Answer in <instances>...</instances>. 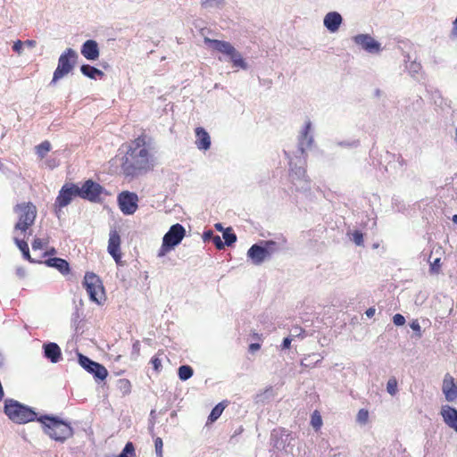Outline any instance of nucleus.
Returning <instances> with one entry per match:
<instances>
[{"mask_svg":"<svg viewBox=\"0 0 457 457\" xmlns=\"http://www.w3.org/2000/svg\"><path fill=\"white\" fill-rule=\"evenodd\" d=\"M339 145L346 146V147H357L359 145V141H352V142H340L338 143Z\"/></svg>","mask_w":457,"mask_h":457,"instance_id":"8fccbe9b","label":"nucleus"},{"mask_svg":"<svg viewBox=\"0 0 457 457\" xmlns=\"http://www.w3.org/2000/svg\"><path fill=\"white\" fill-rule=\"evenodd\" d=\"M117 202L120 210L125 215H132L137 210L138 196L136 193L123 191L119 194Z\"/></svg>","mask_w":457,"mask_h":457,"instance_id":"9b49d317","label":"nucleus"},{"mask_svg":"<svg viewBox=\"0 0 457 457\" xmlns=\"http://www.w3.org/2000/svg\"><path fill=\"white\" fill-rule=\"evenodd\" d=\"M43 241L40 238L34 239L32 243V248L33 250L42 249L43 248Z\"/></svg>","mask_w":457,"mask_h":457,"instance_id":"09e8293b","label":"nucleus"},{"mask_svg":"<svg viewBox=\"0 0 457 457\" xmlns=\"http://www.w3.org/2000/svg\"><path fill=\"white\" fill-rule=\"evenodd\" d=\"M311 424L316 430L320 429L322 425V420L320 415L317 414V411L313 413L312 416Z\"/></svg>","mask_w":457,"mask_h":457,"instance_id":"4c0bfd02","label":"nucleus"},{"mask_svg":"<svg viewBox=\"0 0 457 457\" xmlns=\"http://www.w3.org/2000/svg\"><path fill=\"white\" fill-rule=\"evenodd\" d=\"M204 44H206L208 46H210L213 50H216L225 55L233 48V46L229 42H227V41L212 39L207 37H205L204 38Z\"/></svg>","mask_w":457,"mask_h":457,"instance_id":"b1692460","label":"nucleus"},{"mask_svg":"<svg viewBox=\"0 0 457 457\" xmlns=\"http://www.w3.org/2000/svg\"><path fill=\"white\" fill-rule=\"evenodd\" d=\"M225 404L223 403H218L211 411L209 417H208V421L210 422H214L216 421L220 417V415L222 414L224 409H225Z\"/></svg>","mask_w":457,"mask_h":457,"instance_id":"c85d7f7f","label":"nucleus"},{"mask_svg":"<svg viewBox=\"0 0 457 457\" xmlns=\"http://www.w3.org/2000/svg\"><path fill=\"white\" fill-rule=\"evenodd\" d=\"M304 160L299 158L298 163L289 159L290 178L296 190L306 191L310 189V182L306 177V171L303 167Z\"/></svg>","mask_w":457,"mask_h":457,"instance_id":"0eeeda50","label":"nucleus"},{"mask_svg":"<svg viewBox=\"0 0 457 457\" xmlns=\"http://www.w3.org/2000/svg\"><path fill=\"white\" fill-rule=\"evenodd\" d=\"M185 236L186 229L181 224L176 223L172 225L163 236L162 244L157 254L158 257H163L173 250L181 243Z\"/></svg>","mask_w":457,"mask_h":457,"instance_id":"20e7f679","label":"nucleus"},{"mask_svg":"<svg viewBox=\"0 0 457 457\" xmlns=\"http://www.w3.org/2000/svg\"><path fill=\"white\" fill-rule=\"evenodd\" d=\"M80 71L84 76L93 79H96V77H103L104 75V73L101 70L93 67L89 64L81 65Z\"/></svg>","mask_w":457,"mask_h":457,"instance_id":"a878e982","label":"nucleus"},{"mask_svg":"<svg viewBox=\"0 0 457 457\" xmlns=\"http://www.w3.org/2000/svg\"><path fill=\"white\" fill-rule=\"evenodd\" d=\"M4 365V358L3 356L0 354V368Z\"/></svg>","mask_w":457,"mask_h":457,"instance_id":"69168bd1","label":"nucleus"},{"mask_svg":"<svg viewBox=\"0 0 457 457\" xmlns=\"http://www.w3.org/2000/svg\"><path fill=\"white\" fill-rule=\"evenodd\" d=\"M103 190L104 188L102 186L89 179L81 187H79V196L91 202H96Z\"/></svg>","mask_w":457,"mask_h":457,"instance_id":"f8f14e48","label":"nucleus"},{"mask_svg":"<svg viewBox=\"0 0 457 457\" xmlns=\"http://www.w3.org/2000/svg\"><path fill=\"white\" fill-rule=\"evenodd\" d=\"M43 426L44 432L52 439L64 442L73 435L72 428L57 417L44 415L37 418Z\"/></svg>","mask_w":457,"mask_h":457,"instance_id":"f03ea898","label":"nucleus"},{"mask_svg":"<svg viewBox=\"0 0 457 457\" xmlns=\"http://www.w3.org/2000/svg\"><path fill=\"white\" fill-rule=\"evenodd\" d=\"M291 342H292V338L290 337H285L283 342H282L281 348L282 349H288L290 347V345H291Z\"/></svg>","mask_w":457,"mask_h":457,"instance_id":"864d4df0","label":"nucleus"},{"mask_svg":"<svg viewBox=\"0 0 457 457\" xmlns=\"http://www.w3.org/2000/svg\"><path fill=\"white\" fill-rule=\"evenodd\" d=\"M260 244L262 245L267 255L270 259L274 253L286 247L287 239L285 237L279 236L276 240H263L261 241Z\"/></svg>","mask_w":457,"mask_h":457,"instance_id":"a211bd4d","label":"nucleus"},{"mask_svg":"<svg viewBox=\"0 0 457 457\" xmlns=\"http://www.w3.org/2000/svg\"><path fill=\"white\" fill-rule=\"evenodd\" d=\"M312 121L307 120L304 122V126L300 131L298 137V150L297 152L303 155L305 151L311 148L313 144V136L312 134Z\"/></svg>","mask_w":457,"mask_h":457,"instance_id":"ddd939ff","label":"nucleus"},{"mask_svg":"<svg viewBox=\"0 0 457 457\" xmlns=\"http://www.w3.org/2000/svg\"><path fill=\"white\" fill-rule=\"evenodd\" d=\"M411 328L412 330L414 331H417V332H420V326L419 324V322L417 320L413 321L411 324Z\"/></svg>","mask_w":457,"mask_h":457,"instance_id":"13d9d810","label":"nucleus"},{"mask_svg":"<svg viewBox=\"0 0 457 457\" xmlns=\"http://www.w3.org/2000/svg\"><path fill=\"white\" fill-rule=\"evenodd\" d=\"M442 392L447 402L457 400V379L446 373L443 379Z\"/></svg>","mask_w":457,"mask_h":457,"instance_id":"dca6fc26","label":"nucleus"},{"mask_svg":"<svg viewBox=\"0 0 457 457\" xmlns=\"http://www.w3.org/2000/svg\"><path fill=\"white\" fill-rule=\"evenodd\" d=\"M14 212L19 215V220L14 228L25 232L35 221L37 208L31 203H23L14 207Z\"/></svg>","mask_w":457,"mask_h":457,"instance_id":"423d86ee","label":"nucleus"},{"mask_svg":"<svg viewBox=\"0 0 457 457\" xmlns=\"http://www.w3.org/2000/svg\"><path fill=\"white\" fill-rule=\"evenodd\" d=\"M225 0H204L202 2V7L204 8H212V7H220L224 4Z\"/></svg>","mask_w":457,"mask_h":457,"instance_id":"c9c22d12","label":"nucleus"},{"mask_svg":"<svg viewBox=\"0 0 457 457\" xmlns=\"http://www.w3.org/2000/svg\"><path fill=\"white\" fill-rule=\"evenodd\" d=\"M352 240L356 245H363V235L361 232L355 230L352 233Z\"/></svg>","mask_w":457,"mask_h":457,"instance_id":"58836bf2","label":"nucleus"},{"mask_svg":"<svg viewBox=\"0 0 457 457\" xmlns=\"http://www.w3.org/2000/svg\"><path fill=\"white\" fill-rule=\"evenodd\" d=\"M120 387L124 389L125 393L129 392L130 384L128 380H126V379L120 380Z\"/></svg>","mask_w":457,"mask_h":457,"instance_id":"3c124183","label":"nucleus"},{"mask_svg":"<svg viewBox=\"0 0 457 457\" xmlns=\"http://www.w3.org/2000/svg\"><path fill=\"white\" fill-rule=\"evenodd\" d=\"M342 22V15L337 12H329L323 19V25L331 33L337 32Z\"/></svg>","mask_w":457,"mask_h":457,"instance_id":"aec40b11","label":"nucleus"},{"mask_svg":"<svg viewBox=\"0 0 457 457\" xmlns=\"http://www.w3.org/2000/svg\"><path fill=\"white\" fill-rule=\"evenodd\" d=\"M78 54L71 48L66 49L58 59V65L55 69L51 84L68 75L75 66Z\"/></svg>","mask_w":457,"mask_h":457,"instance_id":"39448f33","label":"nucleus"},{"mask_svg":"<svg viewBox=\"0 0 457 457\" xmlns=\"http://www.w3.org/2000/svg\"><path fill=\"white\" fill-rule=\"evenodd\" d=\"M222 237L225 245H231L237 241V235L233 232L231 228H227L223 230Z\"/></svg>","mask_w":457,"mask_h":457,"instance_id":"c756f323","label":"nucleus"},{"mask_svg":"<svg viewBox=\"0 0 457 457\" xmlns=\"http://www.w3.org/2000/svg\"><path fill=\"white\" fill-rule=\"evenodd\" d=\"M312 357H316V361H314V364H318L321 361V360L323 359V355L320 354V353H312L311 354Z\"/></svg>","mask_w":457,"mask_h":457,"instance_id":"052dcab7","label":"nucleus"},{"mask_svg":"<svg viewBox=\"0 0 457 457\" xmlns=\"http://www.w3.org/2000/svg\"><path fill=\"white\" fill-rule=\"evenodd\" d=\"M136 455L134 445L128 442L121 453L117 457H134Z\"/></svg>","mask_w":457,"mask_h":457,"instance_id":"473e14b6","label":"nucleus"},{"mask_svg":"<svg viewBox=\"0 0 457 457\" xmlns=\"http://www.w3.org/2000/svg\"><path fill=\"white\" fill-rule=\"evenodd\" d=\"M214 236L215 235L213 234V232L212 230H207V231L204 232L203 239H204V241L212 240Z\"/></svg>","mask_w":457,"mask_h":457,"instance_id":"603ef678","label":"nucleus"},{"mask_svg":"<svg viewBox=\"0 0 457 457\" xmlns=\"http://www.w3.org/2000/svg\"><path fill=\"white\" fill-rule=\"evenodd\" d=\"M44 356L52 363H57L62 359V351L56 343L49 342L43 345Z\"/></svg>","mask_w":457,"mask_h":457,"instance_id":"412c9836","label":"nucleus"},{"mask_svg":"<svg viewBox=\"0 0 457 457\" xmlns=\"http://www.w3.org/2000/svg\"><path fill=\"white\" fill-rule=\"evenodd\" d=\"M215 228L219 231H221L222 233H223V230L225 229L220 223H216Z\"/></svg>","mask_w":457,"mask_h":457,"instance_id":"e2e57ef3","label":"nucleus"},{"mask_svg":"<svg viewBox=\"0 0 457 457\" xmlns=\"http://www.w3.org/2000/svg\"><path fill=\"white\" fill-rule=\"evenodd\" d=\"M353 42L361 46L370 54L378 53L381 50L380 44L369 34H359L353 37Z\"/></svg>","mask_w":457,"mask_h":457,"instance_id":"2eb2a0df","label":"nucleus"},{"mask_svg":"<svg viewBox=\"0 0 457 457\" xmlns=\"http://www.w3.org/2000/svg\"><path fill=\"white\" fill-rule=\"evenodd\" d=\"M441 268V259L436 258L433 262H430V272L437 274L440 271Z\"/></svg>","mask_w":457,"mask_h":457,"instance_id":"ea45409f","label":"nucleus"},{"mask_svg":"<svg viewBox=\"0 0 457 457\" xmlns=\"http://www.w3.org/2000/svg\"><path fill=\"white\" fill-rule=\"evenodd\" d=\"M151 363L154 369V370L156 372H159L161 367H162V362H161V360L158 358V357H154L152 358L151 360Z\"/></svg>","mask_w":457,"mask_h":457,"instance_id":"de8ad7c7","label":"nucleus"},{"mask_svg":"<svg viewBox=\"0 0 457 457\" xmlns=\"http://www.w3.org/2000/svg\"><path fill=\"white\" fill-rule=\"evenodd\" d=\"M193 369L188 365H182L179 368V378L182 381H186L193 376Z\"/></svg>","mask_w":457,"mask_h":457,"instance_id":"7c9ffc66","label":"nucleus"},{"mask_svg":"<svg viewBox=\"0 0 457 457\" xmlns=\"http://www.w3.org/2000/svg\"><path fill=\"white\" fill-rule=\"evenodd\" d=\"M368 420H369L368 411L365 409H361L357 413V417H356L357 422H359L361 424H366Z\"/></svg>","mask_w":457,"mask_h":457,"instance_id":"e433bc0d","label":"nucleus"},{"mask_svg":"<svg viewBox=\"0 0 457 457\" xmlns=\"http://www.w3.org/2000/svg\"><path fill=\"white\" fill-rule=\"evenodd\" d=\"M453 223L457 224V214H454L452 218Z\"/></svg>","mask_w":457,"mask_h":457,"instance_id":"0e129e2a","label":"nucleus"},{"mask_svg":"<svg viewBox=\"0 0 457 457\" xmlns=\"http://www.w3.org/2000/svg\"><path fill=\"white\" fill-rule=\"evenodd\" d=\"M195 145L200 150H208L211 146V137L208 132L201 127L195 129Z\"/></svg>","mask_w":457,"mask_h":457,"instance_id":"5701e85b","label":"nucleus"},{"mask_svg":"<svg viewBox=\"0 0 457 457\" xmlns=\"http://www.w3.org/2000/svg\"><path fill=\"white\" fill-rule=\"evenodd\" d=\"M408 71H409V73L414 77V78H417V76L419 75V73L421 71V65L420 62H411L408 67H407Z\"/></svg>","mask_w":457,"mask_h":457,"instance_id":"72a5a7b5","label":"nucleus"},{"mask_svg":"<svg viewBox=\"0 0 457 457\" xmlns=\"http://www.w3.org/2000/svg\"><path fill=\"white\" fill-rule=\"evenodd\" d=\"M237 50L233 46V48H232V49H231V50H230V51L226 54V55L228 57V59H230V57H231L234 54H236V52H237Z\"/></svg>","mask_w":457,"mask_h":457,"instance_id":"680f3d73","label":"nucleus"},{"mask_svg":"<svg viewBox=\"0 0 457 457\" xmlns=\"http://www.w3.org/2000/svg\"><path fill=\"white\" fill-rule=\"evenodd\" d=\"M229 61L232 62L234 67L240 68L242 70L248 69L246 62L243 59L241 54L238 51H237L236 54L230 57Z\"/></svg>","mask_w":457,"mask_h":457,"instance_id":"bb28decb","label":"nucleus"},{"mask_svg":"<svg viewBox=\"0 0 457 457\" xmlns=\"http://www.w3.org/2000/svg\"><path fill=\"white\" fill-rule=\"evenodd\" d=\"M154 446L157 457H162V446L163 443L161 437H157L154 440Z\"/></svg>","mask_w":457,"mask_h":457,"instance_id":"79ce46f5","label":"nucleus"},{"mask_svg":"<svg viewBox=\"0 0 457 457\" xmlns=\"http://www.w3.org/2000/svg\"><path fill=\"white\" fill-rule=\"evenodd\" d=\"M15 244L18 246V248L22 252V254L25 259L30 261V254H29V249L27 242L24 240H21L18 238H14Z\"/></svg>","mask_w":457,"mask_h":457,"instance_id":"2f4dec72","label":"nucleus"},{"mask_svg":"<svg viewBox=\"0 0 457 457\" xmlns=\"http://www.w3.org/2000/svg\"><path fill=\"white\" fill-rule=\"evenodd\" d=\"M83 285L89 299L99 303L104 295V287L99 277L93 272H87L84 277Z\"/></svg>","mask_w":457,"mask_h":457,"instance_id":"6e6552de","label":"nucleus"},{"mask_svg":"<svg viewBox=\"0 0 457 457\" xmlns=\"http://www.w3.org/2000/svg\"><path fill=\"white\" fill-rule=\"evenodd\" d=\"M454 142L457 144V128H456L455 135H454Z\"/></svg>","mask_w":457,"mask_h":457,"instance_id":"338daca9","label":"nucleus"},{"mask_svg":"<svg viewBox=\"0 0 457 457\" xmlns=\"http://www.w3.org/2000/svg\"><path fill=\"white\" fill-rule=\"evenodd\" d=\"M23 44L27 47L32 48L36 46L37 42L35 40H26L25 42H23Z\"/></svg>","mask_w":457,"mask_h":457,"instance_id":"bf43d9fd","label":"nucleus"},{"mask_svg":"<svg viewBox=\"0 0 457 457\" xmlns=\"http://www.w3.org/2000/svg\"><path fill=\"white\" fill-rule=\"evenodd\" d=\"M4 411L9 420L16 424L37 420V413L32 408L12 398L5 399Z\"/></svg>","mask_w":457,"mask_h":457,"instance_id":"7ed1b4c3","label":"nucleus"},{"mask_svg":"<svg viewBox=\"0 0 457 457\" xmlns=\"http://www.w3.org/2000/svg\"><path fill=\"white\" fill-rule=\"evenodd\" d=\"M440 414L444 422L457 433V409L450 405H443Z\"/></svg>","mask_w":457,"mask_h":457,"instance_id":"6ab92c4d","label":"nucleus"},{"mask_svg":"<svg viewBox=\"0 0 457 457\" xmlns=\"http://www.w3.org/2000/svg\"><path fill=\"white\" fill-rule=\"evenodd\" d=\"M310 358H312L311 354L305 356L303 358V360L301 361V366L305 367V368H312V367H314L316 364H314V362H312V361H309Z\"/></svg>","mask_w":457,"mask_h":457,"instance_id":"49530a36","label":"nucleus"},{"mask_svg":"<svg viewBox=\"0 0 457 457\" xmlns=\"http://www.w3.org/2000/svg\"><path fill=\"white\" fill-rule=\"evenodd\" d=\"M393 322L395 326H403L405 323V318L402 314L396 313L393 317Z\"/></svg>","mask_w":457,"mask_h":457,"instance_id":"37998d69","label":"nucleus"},{"mask_svg":"<svg viewBox=\"0 0 457 457\" xmlns=\"http://www.w3.org/2000/svg\"><path fill=\"white\" fill-rule=\"evenodd\" d=\"M75 196H79V186L71 184L62 187L54 203L55 214L58 218L61 216V209L70 204Z\"/></svg>","mask_w":457,"mask_h":457,"instance_id":"1a4fd4ad","label":"nucleus"},{"mask_svg":"<svg viewBox=\"0 0 457 457\" xmlns=\"http://www.w3.org/2000/svg\"><path fill=\"white\" fill-rule=\"evenodd\" d=\"M45 263L48 267L56 269L62 275L70 273V265L64 259L58 257L49 258L45 262Z\"/></svg>","mask_w":457,"mask_h":457,"instance_id":"393cba45","label":"nucleus"},{"mask_svg":"<svg viewBox=\"0 0 457 457\" xmlns=\"http://www.w3.org/2000/svg\"><path fill=\"white\" fill-rule=\"evenodd\" d=\"M46 165L51 169H54V167H56L58 165V163L56 162V161L54 159H49L46 162Z\"/></svg>","mask_w":457,"mask_h":457,"instance_id":"5fc2aeb1","label":"nucleus"},{"mask_svg":"<svg viewBox=\"0 0 457 457\" xmlns=\"http://www.w3.org/2000/svg\"><path fill=\"white\" fill-rule=\"evenodd\" d=\"M79 365L88 373L92 374L96 379L104 380L108 376V371L102 364L92 361L82 353H78Z\"/></svg>","mask_w":457,"mask_h":457,"instance_id":"9d476101","label":"nucleus"},{"mask_svg":"<svg viewBox=\"0 0 457 457\" xmlns=\"http://www.w3.org/2000/svg\"><path fill=\"white\" fill-rule=\"evenodd\" d=\"M154 146L147 136H140L132 141L122 159L121 170L126 177H135L153 166Z\"/></svg>","mask_w":457,"mask_h":457,"instance_id":"f257e3e1","label":"nucleus"},{"mask_svg":"<svg viewBox=\"0 0 457 457\" xmlns=\"http://www.w3.org/2000/svg\"><path fill=\"white\" fill-rule=\"evenodd\" d=\"M379 92H380V91L378 89V90H377V92H376V94L378 96V95H379Z\"/></svg>","mask_w":457,"mask_h":457,"instance_id":"774afa93","label":"nucleus"},{"mask_svg":"<svg viewBox=\"0 0 457 457\" xmlns=\"http://www.w3.org/2000/svg\"><path fill=\"white\" fill-rule=\"evenodd\" d=\"M375 312L376 309L374 307H370L366 311L365 314L368 318H372L375 315Z\"/></svg>","mask_w":457,"mask_h":457,"instance_id":"4d7b16f0","label":"nucleus"},{"mask_svg":"<svg viewBox=\"0 0 457 457\" xmlns=\"http://www.w3.org/2000/svg\"><path fill=\"white\" fill-rule=\"evenodd\" d=\"M291 337L304 338L306 337V332L300 327H295L291 330Z\"/></svg>","mask_w":457,"mask_h":457,"instance_id":"a19ab883","label":"nucleus"},{"mask_svg":"<svg viewBox=\"0 0 457 457\" xmlns=\"http://www.w3.org/2000/svg\"><path fill=\"white\" fill-rule=\"evenodd\" d=\"M23 42L21 40H17L13 43L12 49L14 52H16L18 54H22V48H23Z\"/></svg>","mask_w":457,"mask_h":457,"instance_id":"a18cd8bd","label":"nucleus"},{"mask_svg":"<svg viewBox=\"0 0 457 457\" xmlns=\"http://www.w3.org/2000/svg\"><path fill=\"white\" fill-rule=\"evenodd\" d=\"M247 258L251 261L253 265H261L265 261L270 260L262 245L258 243L253 245L247 251Z\"/></svg>","mask_w":457,"mask_h":457,"instance_id":"f3484780","label":"nucleus"},{"mask_svg":"<svg viewBox=\"0 0 457 457\" xmlns=\"http://www.w3.org/2000/svg\"><path fill=\"white\" fill-rule=\"evenodd\" d=\"M212 241L213 242V244L215 245V246L219 250L223 249L224 246H225V244L222 241L221 237L220 236H218V235H215Z\"/></svg>","mask_w":457,"mask_h":457,"instance_id":"c03bdc74","label":"nucleus"},{"mask_svg":"<svg viewBox=\"0 0 457 457\" xmlns=\"http://www.w3.org/2000/svg\"><path fill=\"white\" fill-rule=\"evenodd\" d=\"M386 391L389 395H395L397 393V380L395 378H390L386 383Z\"/></svg>","mask_w":457,"mask_h":457,"instance_id":"f704fd0d","label":"nucleus"},{"mask_svg":"<svg viewBox=\"0 0 457 457\" xmlns=\"http://www.w3.org/2000/svg\"><path fill=\"white\" fill-rule=\"evenodd\" d=\"M51 144L49 141H44L36 146V154L40 159L46 157V155L51 151Z\"/></svg>","mask_w":457,"mask_h":457,"instance_id":"cd10ccee","label":"nucleus"},{"mask_svg":"<svg viewBox=\"0 0 457 457\" xmlns=\"http://www.w3.org/2000/svg\"><path fill=\"white\" fill-rule=\"evenodd\" d=\"M261 345L258 343H253L249 345V351L254 353L260 349Z\"/></svg>","mask_w":457,"mask_h":457,"instance_id":"6e6d98bb","label":"nucleus"},{"mask_svg":"<svg viewBox=\"0 0 457 457\" xmlns=\"http://www.w3.org/2000/svg\"><path fill=\"white\" fill-rule=\"evenodd\" d=\"M81 54L89 61H95L99 57V47L96 41L88 39L81 46Z\"/></svg>","mask_w":457,"mask_h":457,"instance_id":"4be33fe9","label":"nucleus"},{"mask_svg":"<svg viewBox=\"0 0 457 457\" xmlns=\"http://www.w3.org/2000/svg\"><path fill=\"white\" fill-rule=\"evenodd\" d=\"M120 242L121 240L119 233L115 229L111 230L109 234L107 251L118 265H121Z\"/></svg>","mask_w":457,"mask_h":457,"instance_id":"4468645a","label":"nucleus"}]
</instances>
